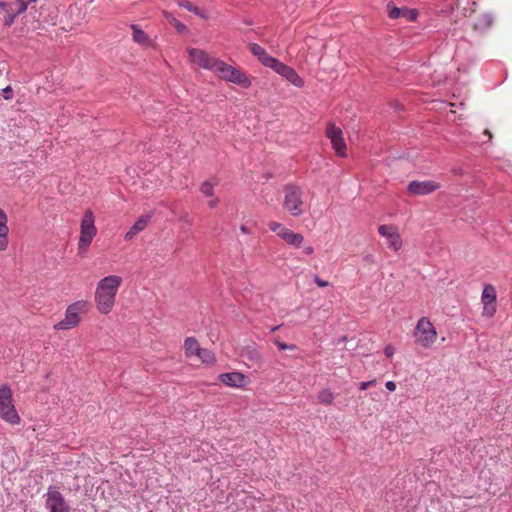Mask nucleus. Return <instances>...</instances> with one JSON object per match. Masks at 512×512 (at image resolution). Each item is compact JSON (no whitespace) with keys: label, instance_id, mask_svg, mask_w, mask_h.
Masks as SVG:
<instances>
[{"label":"nucleus","instance_id":"a211bd4d","mask_svg":"<svg viewBox=\"0 0 512 512\" xmlns=\"http://www.w3.org/2000/svg\"><path fill=\"white\" fill-rule=\"evenodd\" d=\"M201 349L199 342L194 337H188L184 342V351L188 358L196 357Z\"/></svg>","mask_w":512,"mask_h":512},{"label":"nucleus","instance_id":"39448f33","mask_svg":"<svg viewBox=\"0 0 512 512\" xmlns=\"http://www.w3.org/2000/svg\"><path fill=\"white\" fill-rule=\"evenodd\" d=\"M0 418L11 425H18L21 422L13 403L12 390L7 384L0 387Z\"/></svg>","mask_w":512,"mask_h":512},{"label":"nucleus","instance_id":"2eb2a0df","mask_svg":"<svg viewBox=\"0 0 512 512\" xmlns=\"http://www.w3.org/2000/svg\"><path fill=\"white\" fill-rule=\"evenodd\" d=\"M150 220L151 215L149 214L140 216L125 234L124 239L126 241H131L137 234L142 232L148 226Z\"/></svg>","mask_w":512,"mask_h":512},{"label":"nucleus","instance_id":"2f4dec72","mask_svg":"<svg viewBox=\"0 0 512 512\" xmlns=\"http://www.w3.org/2000/svg\"><path fill=\"white\" fill-rule=\"evenodd\" d=\"M313 279H314V282L319 287H327V286H329V282L326 281V280L321 279L318 275H314Z\"/></svg>","mask_w":512,"mask_h":512},{"label":"nucleus","instance_id":"f257e3e1","mask_svg":"<svg viewBox=\"0 0 512 512\" xmlns=\"http://www.w3.org/2000/svg\"><path fill=\"white\" fill-rule=\"evenodd\" d=\"M188 58L192 65L212 71L224 81L244 88H248L251 85V81L246 74L202 49L189 48Z\"/></svg>","mask_w":512,"mask_h":512},{"label":"nucleus","instance_id":"dca6fc26","mask_svg":"<svg viewBox=\"0 0 512 512\" xmlns=\"http://www.w3.org/2000/svg\"><path fill=\"white\" fill-rule=\"evenodd\" d=\"M249 49L251 53L256 56L258 60L266 67L271 68L277 60L276 58L270 56L263 47L256 43L249 44Z\"/></svg>","mask_w":512,"mask_h":512},{"label":"nucleus","instance_id":"f03ea898","mask_svg":"<svg viewBox=\"0 0 512 512\" xmlns=\"http://www.w3.org/2000/svg\"><path fill=\"white\" fill-rule=\"evenodd\" d=\"M121 284L122 278L117 275L106 276L97 283L94 302L100 314L107 315L113 310Z\"/></svg>","mask_w":512,"mask_h":512},{"label":"nucleus","instance_id":"423d86ee","mask_svg":"<svg viewBox=\"0 0 512 512\" xmlns=\"http://www.w3.org/2000/svg\"><path fill=\"white\" fill-rule=\"evenodd\" d=\"M415 344L422 348H431L437 340V331L427 317H421L414 329Z\"/></svg>","mask_w":512,"mask_h":512},{"label":"nucleus","instance_id":"393cba45","mask_svg":"<svg viewBox=\"0 0 512 512\" xmlns=\"http://www.w3.org/2000/svg\"><path fill=\"white\" fill-rule=\"evenodd\" d=\"M492 24V17L488 14H483L479 20L475 21V29H486Z\"/></svg>","mask_w":512,"mask_h":512},{"label":"nucleus","instance_id":"79ce46f5","mask_svg":"<svg viewBox=\"0 0 512 512\" xmlns=\"http://www.w3.org/2000/svg\"><path fill=\"white\" fill-rule=\"evenodd\" d=\"M484 133L488 136L489 139L492 138V134H491V132L489 130H485Z\"/></svg>","mask_w":512,"mask_h":512},{"label":"nucleus","instance_id":"c9c22d12","mask_svg":"<svg viewBox=\"0 0 512 512\" xmlns=\"http://www.w3.org/2000/svg\"><path fill=\"white\" fill-rule=\"evenodd\" d=\"M404 12L406 13V18L413 21L416 19L417 13L414 10H408L405 9Z\"/></svg>","mask_w":512,"mask_h":512},{"label":"nucleus","instance_id":"7c9ffc66","mask_svg":"<svg viewBox=\"0 0 512 512\" xmlns=\"http://www.w3.org/2000/svg\"><path fill=\"white\" fill-rule=\"evenodd\" d=\"M273 343L280 349V350H290L294 351L297 349V346L294 344H286L284 342H281L278 338H275L273 340Z\"/></svg>","mask_w":512,"mask_h":512},{"label":"nucleus","instance_id":"a19ab883","mask_svg":"<svg viewBox=\"0 0 512 512\" xmlns=\"http://www.w3.org/2000/svg\"><path fill=\"white\" fill-rule=\"evenodd\" d=\"M7 5H9L7 1H5V2H0V8H2V9H4V10H6V9H7Z\"/></svg>","mask_w":512,"mask_h":512},{"label":"nucleus","instance_id":"7ed1b4c3","mask_svg":"<svg viewBox=\"0 0 512 512\" xmlns=\"http://www.w3.org/2000/svg\"><path fill=\"white\" fill-rule=\"evenodd\" d=\"M284 209L293 217H300L306 211L305 194L303 189L297 185H286L283 189Z\"/></svg>","mask_w":512,"mask_h":512},{"label":"nucleus","instance_id":"1a4fd4ad","mask_svg":"<svg viewBox=\"0 0 512 512\" xmlns=\"http://www.w3.org/2000/svg\"><path fill=\"white\" fill-rule=\"evenodd\" d=\"M326 136L330 140L332 148L337 156L346 157V143L341 128L329 123L326 129Z\"/></svg>","mask_w":512,"mask_h":512},{"label":"nucleus","instance_id":"a878e982","mask_svg":"<svg viewBox=\"0 0 512 512\" xmlns=\"http://www.w3.org/2000/svg\"><path fill=\"white\" fill-rule=\"evenodd\" d=\"M165 17L167 21L175 27V29L179 33H184L187 30V27L181 23L179 20H177L174 16H172L170 13H165Z\"/></svg>","mask_w":512,"mask_h":512},{"label":"nucleus","instance_id":"f3484780","mask_svg":"<svg viewBox=\"0 0 512 512\" xmlns=\"http://www.w3.org/2000/svg\"><path fill=\"white\" fill-rule=\"evenodd\" d=\"M8 217L3 209L0 208V251H5L8 248Z\"/></svg>","mask_w":512,"mask_h":512},{"label":"nucleus","instance_id":"c756f323","mask_svg":"<svg viewBox=\"0 0 512 512\" xmlns=\"http://www.w3.org/2000/svg\"><path fill=\"white\" fill-rule=\"evenodd\" d=\"M496 313V304L483 303L482 315L491 318Z\"/></svg>","mask_w":512,"mask_h":512},{"label":"nucleus","instance_id":"412c9836","mask_svg":"<svg viewBox=\"0 0 512 512\" xmlns=\"http://www.w3.org/2000/svg\"><path fill=\"white\" fill-rule=\"evenodd\" d=\"M131 29L133 31V40L136 43L147 44L149 42L147 34L143 30L138 28V26L132 25Z\"/></svg>","mask_w":512,"mask_h":512},{"label":"nucleus","instance_id":"c85d7f7f","mask_svg":"<svg viewBox=\"0 0 512 512\" xmlns=\"http://www.w3.org/2000/svg\"><path fill=\"white\" fill-rule=\"evenodd\" d=\"M5 12H6V16L4 19V24L9 27L14 23L15 18L17 17L18 14L14 12V8H11V9L7 8L5 10Z\"/></svg>","mask_w":512,"mask_h":512},{"label":"nucleus","instance_id":"f704fd0d","mask_svg":"<svg viewBox=\"0 0 512 512\" xmlns=\"http://www.w3.org/2000/svg\"><path fill=\"white\" fill-rule=\"evenodd\" d=\"M3 93H4V98L6 100H10L13 96V91H12V88L10 86H7L6 88L3 89Z\"/></svg>","mask_w":512,"mask_h":512},{"label":"nucleus","instance_id":"5701e85b","mask_svg":"<svg viewBox=\"0 0 512 512\" xmlns=\"http://www.w3.org/2000/svg\"><path fill=\"white\" fill-rule=\"evenodd\" d=\"M317 399L321 404L330 405L333 403L334 394L329 389H323L318 393Z\"/></svg>","mask_w":512,"mask_h":512},{"label":"nucleus","instance_id":"4c0bfd02","mask_svg":"<svg viewBox=\"0 0 512 512\" xmlns=\"http://www.w3.org/2000/svg\"><path fill=\"white\" fill-rule=\"evenodd\" d=\"M385 387L387 388V390L393 392L396 390V383L393 381H388L386 382Z\"/></svg>","mask_w":512,"mask_h":512},{"label":"nucleus","instance_id":"b1692460","mask_svg":"<svg viewBox=\"0 0 512 512\" xmlns=\"http://www.w3.org/2000/svg\"><path fill=\"white\" fill-rule=\"evenodd\" d=\"M196 357L204 364H213L215 362L214 354L205 348H202Z\"/></svg>","mask_w":512,"mask_h":512},{"label":"nucleus","instance_id":"e433bc0d","mask_svg":"<svg viewBox=\"0 0 512 512\" xmlns=\"http://www.w3.org/2000/svg\"><path fill=\"white\" fill-rule=\"evenodd\" d=\"M375 383H376L375 380H371V381H367V382H361L360 383V389L361 390H366L369 387L373 386Z\"/></svg>","mask_w":512,"mask_h":512},{"label":"nucleus","instance_id":"ddd939ff","mask_svg":"<svg viewBox=\"0 0 512 512\" xmlns=\"http://www.w3.org/2000/svg\"><path fill=\"white\" fill-rule=\"evenodd\" d=\"M440 188V184L433 180L412 181L409 183L407 190L410 195L423 196L430 194Z\"/></svg>","mask_w":512,"mask_h":512},{"label":"nucleus","instance_id":"4468645a","mask_svg":"<svg viewBox=\"0 0 512 512\" xmlns=\"http://www.w3.org/2000/svg\"><path fill=\"white\" fill-rule=\"evenodd\" d=\"M219 380L226 386L243 388L249 383L248 377L241 372H228L219 375Z\"/></svg>","mask_w":512,"mask_h":512},{"label":"nucleus","instance_id":"72a5a7b5","mask_svg":"<svg viewBox=\"0 0 512 512\" xmlns=\"http://www.w3.org/2000/svg\"><path fill=\"white\" fill-rule=\"evenodd\" d=\"M210 198L211 199L208 201V206H209V208L213 209V208H215L219 204L220 200L215 195L213 197H210Z\"/></svg>","mask_w":512,"mask_h":512},{"label":"nucleus","instance_id":"473e14b6","mask_svg":"<svg viewBox=\"0 0 512 512\" xmlns=\"http://www.w3.org/2000/svg\"><path fill=\"white\" fill-rule=\"evenodd\" d=\"M395 353V348L392 346V345H387L384 349V354L388 357V358H392L393 355Z\"/></svg>","mask_w":512,"mask_h":512},{"label":"nucleus","instance_id":"20e7f679","mask_svg":"<svg viewBox=\"0 0 512 512\" xmlns=\"http://www.w3.org/2000/svg\"><path fill=\"white\" fill-rule=\"evenodd\" d=\"M89 309L87 300H78L70 304L66 311L65 317L54 325L55 330H69L75 328L81 322V314H85Z\"/></svg>","mask_w":512,"mask_h":512},{"label":"nucleus","instance_id":"0eeeda50","mask_svg":"<svg viewBox=\"0 0 512 512\" xmlns=\"http://www.w3.org/2000/svg\"><path fill=\"white\" fill-rule=\"evenodd\" d=\"M97 234V228L95 226V217L92 210H86L80 224V237L78 241V250L85 252L94 237Z\"/></svg>","mask_w":512,"mask_h":512},{"label":"nucleus","instance_id":"6ab92c4d","mask_svg":"<svg viewBox=\"0 0 512 512\" xmlns=\"http://www.w3.org/2000/svg\"><path fill=\"white\" fill-rule=\"evenodd\" d=\"M496 290L493 285H486L483 289L481 301L487 304H496Z\"/></svg>","mask_w":512,"mask_h":512},{"label":"nucleus","instance_id":"4be33fe9","mask_svg":"<svg viewBox=\"0 0 512 512\" xmlns=\"http://www.w3.org/2000/svg\"><path fill=\"white\" fill-rule=\"evenodd\" d=\"M217 185L216 181L206 180L200 185V191L206 197L214 196V188Z\"/></svg>","mask_w":512,"mask_h":512},{"label":"nucleus","instance_id":"58836bf2","mask_svg":"<svg viewBox=\"0 0 512 512\" xmlns=\"http://www.w3.org/2000/svg\"><path fill=\"white\" fill-rule=\"evenodd\" d=\"M304 253L306 255H311V254L314 253V248L312 246H310V245L309 246H305L304 247Z\"/></svg>","mask_w":512,"mask_h":512},{"label":"nucleus","instance_id":"9b49d317","mask_svg":"<svg viewBox=\"0 0 512 512\" xmlns=\"http://www.w3.org/2000/svg\"><path fill=\"white\" fill-rule=\"evenodd\" d=\"M271 69L274 70L277 74L281 75L294 86L299 88L304 86V80L298 75L296 70L279 61L278 59L275 61Z\"/></svg>","mask_w":512,"mask_h":512},{"label":"nucleus","instance_id":"37998d69","mask_svg":"<svg viewBox=\"0 0 512 512\" xmlns=\"http://www.w3.org/2000/svg\"><path fill=\"white\" fill-rule=\"evenodd\" d=\"M277 329H278V327L272 328V332L276 331Z\"/></svg>","mask_w":512,"mask_h":512},{"label":"nucleus","instance_id":"c03bdc74","mask_svg":"<svg viewBox=\"0 0 512 512\" xmlns=\"http://www.w3.org/2000/svg\"><path fill=\"white\" fill-rule=\"evenodd\" d=\"M28 1H29V2H33V3H35L37 0H28Z\"/></svg>","mask_w":512,"mask_h":512},{"label":"nucleus","instance_id":"f8f14e48","mask_svg":"<svg viewBox=\"0 0 512 512\" xmlns=\"http://www.w3.org/2000/svg\"><path fill=\"white\" fill-rule=\"evenodd\" d=\"M378 233L387 239L390 249L398 251L402 248L403 242L396 226L387 224L380 225L378 227Z\"/></svg>","mask_w":512,"mask_h":512},{"label":"nucleus","instance_id":"bb28decb","mask_svg":"<svg viewBox=\"0 0 512 512\" xmlns=\"http://www.w3.org/2000/svg\"><path fill=\"white\" fill-rule=\"evenodd\" d=\"M387 7H388L389 17L392 19H397V18L406 16V13L404 12V10L406 8L400 9L396 6H393L391 3H389Z\"/></svg>","mask_w":512,"mask_h":512},{"label":"nucleus","instance_id":"cd10ccee","mask_svg":"<svg viewBox=\"0 0 512 512\" xmlns=\"http://www.w3.org/2000/svg\"><path fill=\"white\" fill-rule=\"evenodd\" d=\"M180 6L184 7L188 11L195 13L196 15H199L201 18H206V15L189 1H182Z\"/></svg>","mask_w":512,"mask_h":512},{"label":"nucleus","instance_id":"ea45409f","mask_svg":"<svg viewBox=\"0 0 512 512\" xmlns=\"http://www.w3.org/2000/svg\"><path fill=\"white\" fill-rule=\"evenodd\" d=\"M240 231L243 234H250L251 233V230L246 225H241L240 226Z\"/></svg>","mask_w":512,"mask_h":512},{"label":"nucleus","instance_id":"aec40b11","mask_svg":"<svg viewBox=\"0 0 512 512\" xmlns=\"http://www.w3.org/2000/svg\"><path fill=\"white\" fill-rule=\"evenodd\" d=\"M7 8H14V12L17 14H22L27 10L28 2L26 0H8Z\"/></svg>","mask_w":512,"mask_h":512},{"label":"nucleus","instance_id":"9d476101","mask_svg":"<svg viewBox=\"0 0 512 512\" xmlns=\"http://www.w3.org/2000/svg\"><path fill=\"white\" fill-rule=\"evenodd\" d=\"M46 507L50 512H69L70 508L63 495L55 488L49 487L46 495Z\"/></svg>","mask_w":512,"mask_h":512},{"label":"nucleus","instance_id":"6e6552de","mask_svg":"<svg viewBox=\"0 0 512 512\" xmlns=\"http://www.w3.org/2000/svg\"><path fill=\"white\" fill-rule=\"evenodd\" d=\"M268 227L272 232L276 233L277 236L291 246L299 248L304 243V236L302 234L295 233L279 222L271 221L268 223Z\"/></svg>","mask_w":512,"mask_h":512}]
</instances>
